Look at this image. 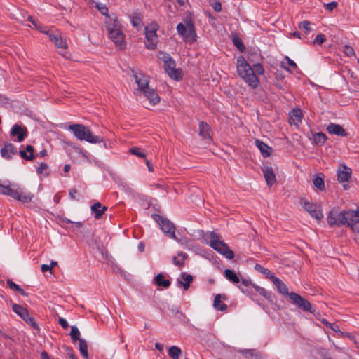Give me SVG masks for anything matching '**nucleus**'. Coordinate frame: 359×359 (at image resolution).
Segmentation results:
<instances>
[{
    "instance_id": "62",
    "label": "nucleus",
    "mask_w": 359,
    "mask_h": 359,
    "mask_svg": "<svg viewBox=\"0 0 359 359\" xmlns=\"http://www.w3.org/2000/svg\"><path fill=\"white\" fill-rule=\"evenodd\" d=\"M330 328H331L333 331L334 332H340L339 330V327L337 325H335V324H332L331 323V327H329Z\"/></svg>"
},
{
    "instance_id": "11",
    "label": "nucleus",
    "mask_w": 359,
    "mask_h": 359,
    "mask_svg": "<svg viewBox=\"0 0 359 359\" xmlns=\"http://www.w3.org/2000/svg\"><path fill=\"white\" fill-rule=\"evenodd\" d=\"M13 311L20 316L32 327L39 330V326L34 319L30 316L28 311L22 306L16 304L12 305Z\"/></svg>"
},
{
    "instance_id": "48",
    "label": "nucleus",
    "mask_w": 359,
    "mask_h": 359,
    "mask_svg": "<svg viewBox=\"0 0 359 359\" xmlns=\"http://www.w3.org/2000/svg\"><path fill=\"white\" fill-rule=\"evenodd\" d=\"M326 39L325 36L323 34H318L315 39L313 40V44L321 45Z\"/></svg>"
},
{
    "instance_id": "64",
    "label": "nucleus",
    "mask_w": 359,
    "mask_h": 359,
    "mask_svg": "<svg viewBox=\"0 0 359 359\" xmlns=\"http://www.w3.org/2000/svg\"><path fill=\"white\" fill-rule=\"evenodd\" d=\"M73 224L77 229H80L83 226V222H74Z\"/></svg>"
},
{
    "instance_id": "29",
    "label": "nucleus",
    "mask_w": 359,
    "mask_h": 359,
    "mask_svg": "<svg viewBox=\"0 0 359 359\" xmlns=\"http://www.w3.org/2000/svg\"><path fill=\"white\" fill-rule=\"evenodd\" d=\"M252 287L257 292H258L260 295L266 299L269 302H273L275 297L272 295V294L270 292L266 291L264 288L259 287L255 284L252 285Z\"/></svg>"
},
{
    "instance_id": "37",
    "label": "nucleus",
    "mask_w": 359,
    "mask_h": 359,
    "mask_svg": "<svg viewBox=\"0 0 359 359\" xmlns=\"http://www.w3.org/2000/svg\"><path fill=\"white\" fill-rule=\"evenodd\" d=\"M7 286L12 290L18 292L22 296H27V292L20 287V285L15 284L13 280L8 279L6 281Z\"/></svg>"
},
{
    "instance_id": "44",
    "label": "nucleus",
    "mask_w": 359,
    "mask_h": 359,
    "mask_svg": "<svg viewBox=\"0 0 359 359\" xmlns=\"http://www.w3.org/2000/svg\"><path fill=\"white\" fill-rule=\"evenodd\" d=\"M129 152L133 155H135L140 158H145L146 154L143 152L142 149L140 147H133L129 149Z\"/></svg>"
},
{
    "instance_id": "46",
    "label": "nucleus",
    "mask_w": 359,
    "mask_h": 359,
    "mask_svg": "<svg viewBox=\"0 0 359 359\" xmlns=\"http://www.w3.org/2000/svg\"><path fill=\"white\" fill-rule=\"evenodd\" d=\"M299 28L301 29H304L305 31V33L307 34L311 29V22L308 20H304L299 23Z\"/></svg>"
},
{
    "instance_id": "38",
    "label": "nucleus",
    "mask_w": 359,
    "mask_h": 359,
    "mask_svg": "<svg viewBox=\"0 0 359 359\" xmlns=\"http://www.w3.org/2000/svg\"><path fill=\"white\" fill-rule=\"evenodd\" d=\"M168 355L172 359H179L180 356L182 355V350L180 347L176 346H172L168 349Z\"/></svg>"
},
{
    "instance_id": "28",
    "label": "nucleus",
    "mask_w": 359,
    "mask_h": 359,
    "mask_svg": "<svg viewBox=\"0 0 359 359\" xmlns=\"http://www.w3.org/2000/svg\"><path fill=\"white\" fill-rule=\"evenodd\" d=\"M255 145L259 149L262 155L264 157H269L271 154V148L269 147L266 143L264 142L256 140H255Z\"/></svg>"
},
{
    "instance_id": "41",
    "label": "nucleus",
    "mask_w": 359,
    "mask_h": 359,
    "mask_svg": "<svg viewBox=\"0 0 359 359\" xmlns=\"http://www.w3.org/2000/svg\"><path fill=\"white\" fill-rule=\"evenodd\" d=\"M79 351L83 357L88 359V344L85 339H79Z\"/></svg>"
},
{
    "instance_id": "17",
    "label": "nucleus",
    "mask_w": 359,
    "mask_h": 359,
    "mask_svg": "<svg viewBox=\"0 0 359 359\" xmlns=\"http://www.w3.org/2000/svg\"><path fill=\"white\" fill-rule=\"evenodd\" d=\"M11 135L16 136L19 142H22L27 136L26 128H23L20 125L15 124L11 130Z\"/></svg>"
},
{
    "instance_id": "18",
    "label": "nucleus",
    "mask_w": 359,
    "mask_h": 359,
    "mask_svg": "<svg viewBox=\"0 0 359 359\" xmlns=\"http://www.w3.org/2000/svg\"><path fill=\"white\" fill-rule=\"evenodd\" d=\"M109 36L120 49H123L124 48V35L121 29L118 31L116 30L109 34Z\"/></svg>"
},
{
    "instance_id": "42",
    "label": "nucleus",
    "mask_w": 359,
    "mask_h": 359,
    "mask_svg": "<svg viewBox=\"0 0 359 359\" xmlns=\"http://www.w3.org/2000/svg\"><path fill=\"white\" fill-rule=\"evenodd\" d=\"M72 340L75 342L76 341H79V339H81L80 338V332L79 329L76 326H72L71 327V332L69 334Z\"/></svg>"
},
{
    "instance_id": "43",
    "label": "nucleus",
    "mask_w": 359,
    "mask_h": 359,
    "mask_svg": "<svg viewBox=\"0 0 359 359\" xmlns=\"http://www.w3.org/2000/svg\"><path fill=\"white\" fill-rule=\"evenodd\" d=\"M233 43L234 46L240 50L243 51L245 48V45L243 44L241 39L237 36H234L233 37Z\"/></svg>"
},
{
    "instance_id": "8",
    "label": "nucleus",
    "mask_w": 359,
    "mask_h": 359,
    "mask_svg": "<svg viewBox=\"0 0 359 359\" xmlns=\"http://www.w3.org/2000/svg\"><path fill=\"white\" fill-rule=\"evenodd\" d=\"M289 297L294 304L297 306L304 311L309 312L312 314L315 313L316 309L313 307L312 304L308 300L301 297L299 294L291 292L289 294Z\"/></svg>"
},
{
    "instance_id": "26",
    "label": "nucleus",
    "mask_w": 359,
    "mask_h": 359,
    "mask_svg": "<svg viewBox=\"0 0 359 359\" xmlns=\"http://www.w3.org/2000/svg\"><path fill=\"white\" fill-rule=\"evenodd\" d=\"M142 93L147 97L152 105H156L160 101V97L154 89L149 88Z\"/></svg>"
},
{
    "instance_id": "32",
    "label": "nucleus",
    "mask_w": 359,
    "mask_h": 359,
    "mask_svg": "<svg viewBox=\"0 0 359 359\" xmlns=\"http://www.w3.org/2000/svg\"><path fill=\"white\" fill-rule=\"evenodd\" d=\"M313 185L320 191L325 189V182L322 174L316 175L313 179Z\"/></svg>"
},
{
    "instance_id": "61",
    "label": "nucleus",
    "mask_w": 359,
    "mask_h": 359,
    "mask_svg": "<svg viewBox=\"0 0 359 359\" xmlns=\"http://www.w3.org/2000/svg\"><path fill=\"white\" fill-rule=\"evenodd\" d=\"M146 164L147 165L148 170L149 172L154 171V167L152 166L151 162L148 160H146Z\"/></svg>"
},
{
    "instance_id": "3",
    "label": "nucleus",
    "mask_w": 359,
    "mask_h": 359,
    "mask_svg": "<svg viewBox=\"0 0 359 359\" xmlns=\"http://www.w3.org/2000/svg\"><path fill=\"white\" fill-rule=\"evenodd\" d=\"M0 194L11 196V198L24 203H30L34 195L16 184H3L0 182Z\"/></svg>"
},
{
    "instance_id": "51",
    "label": "nucleus",
    "mask_w": 359,
    "mask_h": 359,
    "mask_svg": "<svg viewBox=\"0 0 359 359\" xmlns=\"http://www.w3.org/2000/svg\"><path fill=\"white\" fill-rule=\"evenodd\" d=\"M344 53L348 57H351L355 55L353 48L349 46H345L344 48Z\"/></svg>"
},
{
    "instance_id": "19",
    "label": "nucleus",
    "mask_w": 359,
    "mask_h": 359,
    "mask_svg": "<svg viewBox=\"0 0 359 359\" xmlns=\"http://www.w3.org/2000/svg\"><path fill=\"white\" fill-rule=\"evenodd\" d=\"M193 281V276L185 272L181 273L180 277L177 280V285L179 287H182L184 290H187L190 283Z\"/></svg>"
},
{
    "instance_id": "16",
    "label": "nucleus",
    "mask_w": 359,
    "mask_h": 359,
    "mask_svg": "<svg viewBox=\"0 0 359 359\" xmlns=\"http://www.w3.org/2000/svg\"><path fill=\"white\" fill-rule=\"evenodd\" d=\"M264 177L269 187H271L276 182V175L271 166L265 165L262 168Z\"/></svg>"
},
{
    "instance_id": "59",
    "label": "nucleus",
    "mask_w": 359,
    "mask_h": 359,
    "mask_svg": "<svg viewBox=\"0 0 359 359\" xmlns=\"http://www.w3.org/2000/svg\"><path fill=\"white\" fill-rule=\"evenodd\" d=\"M25 151L27 153H29V154H34V147L32 145H27L26 147Z\"/></svg>"
},
{
    "instance_id": "24",
    "label": "nucleus",
    "mask_w": 359,
    "mask_h": 359,
    "mask_svg": "<svg viewBox=\"0 0 359 359\" xmlns=\"http://www.w3.org/2000/svg\"><path fill=\"white\" fill-rule=\"evenodd\" d=\"M302 112L299 109H293L290 113V123L298 126L302 122Z\"/></svg>"
},
{
    "instance_id": "34",
    "label": "nucleus",
    "mask_w": 359,
    "mask_h": 359,
    "mask_svg": "<svg viewBox=\"0 0 359 359\" xmlns=\"http://www.w3.org/2000/svg\"><path fill=\"white\" fill-rule=\"evenodd\" d=\"M155 283L158 286L163 287L164 288H168L170 285V281L168 280H165L164 276L162 273L158 274L155 277Z\"/></svg>"
},
{
    "instance_id": "2",
    "label": "nucleus",
    "mask_w": 359,
    "mask_h": 359,
    "mask_svg": "<svg viewBox=\"0 0 359 359\" xmlns=\"http://www.w3.org/2000/svg\"><path fill=\"white\" fill-rule=\"evenodd\" d=\"M237 72L238 75L247 83L251 88H257L259 81L256 76L264 74V69L261 63L253 65V69L246 62L243 56H240L237 59Z\"/></svg>"
},
{
    "instance_id": "58",
    "label": "nucleus",
    "mask_w": 359,
    "mask_h": 359,
    "mask_svg": "<svg viewBox=\"0 0 359 359\" xmlns=\"http://www.w3.org/2000/svg\"><path fill=\"white\" fill-rule=\"evenodd\" d=\"M97 7L102 15H107L108 8L105 6H100L97 5Z\"/></svg>"
},
{
    "instance_id": "25",
    "label": "nucleus",
    "mask_w": 359,
    "mask_h": 359,
    "mask_svg": "<svg viewBox=\"0 0 359 359\" xmlns=\"http://www.w3.org/2000/svg\"><path fill=\"white\" fill-rule=\"evenodd\" d=\"M90 209L92 212L95 214V218L99 219L107 210V207L102 205L100 202H97L91 206Z\"/></svg>"
},
{
    "instance_id": "45",
    "label": "nucleus",
    "mask_w": 359,
    "mask_h": 359,
    "mask_svg": "<svg viewBox=\"0 0 359 359\" xmlns=\"http://www.w3.org/2000/svg\"><path fill=\"white\" fill-rule=\"evenodd\" d=\"M241 282H242L243 285L246 287V289L240 287L241 290H242V292L244 293H247L248 294H250L251 292L248 290V288L250 287V286H251L252 287V285H254V283H252L250 280H245V279H242Z\"/></svg>"
},
{
    "instance_id": "15",
    "label": "nucleus",
    "mask_w": 359,
    "mask_h": 359,
    "mask_svg": "<svg viewBox=\"0 0 359 359\" xmlns=\"http://www.w3.org/2000/svg\"><path fill=\"white\" fill-rule=\"evenodd\" d=\"M1 156L7 160H10L13 155L18 154V149L15 145L11 143L6 142L0 151Z\"/></svg>"
},
{
    "instance_id": "20",
    "label": "nucleus",
    "mask_w": 359,
    "mask_h": 359,
    "mask_svg": "<svg viewBox=\"0 0 359 359\" xmlns=\"http://www.w3.org/2000/svg\"><path fill=\"white\" fill-rule=\"evenodd\" d=\"M239 353L245 359H264V355L257 349H243Z\"/></svg>"
},
{
    "instance_id": "56",
    "label": "nucleus",
    "mask_w": 359,
    "mask_h": 359,
    "mask_svg": "<svg viewBox=\"0 0 359 359\" xmlns=\"http://www.w3.org/2000/svg\"><path fill=\"white\" fill-rule=\"evenodd\" d=\"M78 194L77 189L73 188L69 190V196L72 200H78L76 195Z\"/></svg>"
},
{
    "instance_id": "27",
    "label": "nucleus",
    "mask_w": 359,
    "mask_h": 359,
    "mask_svg": "<svg viewBox=\"0 0 359 359\" xmlns=\"http://www.w3.org/2000/svg\"><path fill=\"white\" fill-rule=\"evenodd\" d=\"M271 282L273 283L280 294L287 295L289 297V294L290 292H288L287 285L280 278L275 276Z\"/></svg>"
},
{
    "instance_id": "50",
    "label": "nucleus",
    "mask_w": 359,
    "mask_h": 359,
    "mask_svg": "<svg viewBox=\"0 0 359 359\" xmlns=\"http://www.w3.org/2000/svg\"><path fill=\"white\" fill-rule=\"evenodd\" d=\"M338 4L336 1H332L327 4H324V7L326 10L329 11H332L337 6Z\"/></svg>"
},
{
    "instance_id": "9",
    "label": "nucleus",
    "mask_w": 359,
    "mask_h": 359,
    "mask_svg": "<svg viewBox=\"0 0 359 359\" xmlns=\"http://www.w3.org/2000/svg\"><path fill=\"white\" fill-rule=\"evenodd\" d=\"M164 69L168 75L172 79L180 81L182 79L181 70L176 69L175 62L169 55L164 56Z\"/></svg>"
},
{
    "instance_id": "30",
    "label": "nucleus",
    "mask_w": 359,
    "mask_h": 359,
    "mask_svg": "<svg viewBox=\"0 0 359 359\" xmlns=\"http://www.w3.org/2000/svg\"><path fill=\"white\" fill-rule=\"evenodd\" d=\"M210 126L205 123V122H200L199 123V135L201 136L203 139H210Z\"/></svg>"
},
{
    "instance_id": "55",
    "label": "nucleus",
    "mask_w": 359,
    "mask_h": 359,
    "mask_svg": "<svg viewBox=\"0 0 359 359\" xmlns=\"http://www.w3.org/2000/svg\"><path fill=\"white\" fill-rule=\"evenodd\" d=\"M58 322L63 329L67 330L69 327V324L65 318H59Z\"/></svg>"
},
{
    "instance_id": "39",
    "label": "nucleus",
    "mask_w": 359,
    "mask_h": 359,
    "mask_svg": "<svg viewBox=\"0 0 359 359\" xmlns=\"http://www.w3.org/2000/svg\"><path fill=\"white\" fill-rule=\"evenodd\" d=\"M285 62H283L282 67L287 71H293L297 68V64L289 58L287 56L285 57Z\"/></svg>"
},
{
    "instance_id": "49",
    "label": "nucleus",
    "mask_w": 359,
    "mask_h": 359,
    "mask_svg": "<svg viewBox=\"0 0 359 359\" xmlns=\"http://www.w3.org/2000/svg\"><path fill=\"white\" fill-rule=\"evenodd\" d=\"M20 156L22 158L25 159V160H27V161H32L34 158V154H27V152L26 151H24V150H20Z\"/></svg>"
},
{
    "instance_id": "33",
    "label": "nucleus",
    "mask_w": 359,
    "mask_h": 359,
    "mask_svg": "<svg viewBox=\"0 0 359 359\" xmlns=\"http://www.w3.org/2000/svg\"><path fill=\"white\" fill-rule=\"evenodd\" d=\"M255 269L257 271H259V272L262 273V274H264L266 276V278L269 279L271 281L273 279V278H275L274 274L273 273H271L270 270L263 267L260 264H255Z\"/></svg>"
},
{
    "instance_id": "40",
    "label": "nucleus",
    "mask_w": 359,
    "mask_h": 359,
    "mask_svg": "<svg viewBox=\"0 0 359 359\" xmlns=\"http://www.w3.org/2000/svg\"><path fill=\"white\" fill-rule=\"evenodd\" d=\"M121 24L116 20H110L109 22H107V29L108 32V34L114 32L118 31L121 29Z\"/></svg>"
},
{
    "instance_id": "53",
    "label": "nucleus",
    "mask_w": 359,
    "mask_h": 359,
    "mask_svg": "<svg viewBox=\"0 0 359 359\" xmlns=\"http://www.w3.org/2000/svg\"><path fill=\"white\" fill-rule=\"evenodd\" d=\"M212 8L216 12H219L222 11V4L219 1H214L211 4Z\"/></svg>"
},
{
    "instance_id": "4",
    "label": "nucleus",
    "mask_w": 359,
    "mask_h": 359,
    "mask_svg": "<svg viewBox=\"0 0 359 359\" xmlns=\"http://www.w3.org/2000/svg\"><path fill=\"white\" fill-rule=\"evenodd\" d=\"M67 129L80 141L85 140L91 144L103 142L102 137L93 135L89 128L83 124H72L68 126Z\"/></svg>"
},
{
    "instance_id": "6",
    "label": "nucleus",
    "mask_w": 359,
    "mask_h": 359,
    "mask_svg": "<svg viewBox=\"0 0 359 359\" xmlns=\"http://www.w3.org/2000/svg\"><path fill=\"white\" fill-rule=\"evenodd\" d=\"M177 32L186 42L193 43L196 40L195 27L191 20H185L184 23H179L177 25Z\"/></svg>"
},
{
    "instance_id": "12",
    "label": "nucleus",
    "mask_w": 359,
    "mask_h": 359,
    "mask_svg": "<svg viewBox=\"0 0 359 359\" xmlns=\"http://www.w3.org/2000/svg\"><path fill=\"white\" fill-rule=\"evenodd\" d=\"M145 38L147 41L145 42V46L147 48L154 50L156 48L158 41V36L156 34V29H149L148 27L145 28Z\"/></svg>"
},
{
    "instance_id": "63",
    "label": "nucleus",
    "mask_w": 359,
    "mask_h": 359,
    "mask_svg": "<svg viewBox=\"0 0 359 359\" xmlns=\"http://www.w3.org/2000/svg\"><path fill=\"white\" fill-rule=\"evenodd\" d=\"M155 347L156 349H158L159 351H163V345L158 343V342H156L155 344Z\"/></svg>"
},
{
    "instance_id": "54",
    "label": "nucleus",
    "mask_w": 359,
    "mask_h": 359,
    "mask_svg": "<svg viewBox=\"0 0 359 359\" xmlns=\"http://www.w3.org/2000/svg\"><path fill=\"white\" fill-rule=\"evenodd\" d=\"M48 165L46 163H41L40 165L37 168V172L39 174H42L43 170L48 169Z\"/></svg>"
},
{
    "instance_id": "52",
    "label": "nucleus",
    "mask_w": 359,
    "mask_h": 359,
    "mask_svg": "<svg viewBox=\"0 0 359 359\" xmlns=\"http://www.w3.org/2000/svg\"><path fill=\"white\" fill-rule=\"evenodd\" d=\"M28 21L32 22L36 29L39 31L42 30V26L39 23H38V22L35 20L32 16L28 17Z\"/></svg>"
},
{
    "instance_id": "7",
    "label": "nucleus",
    "mask_w": 359,
    "mask_h": 359,
    "mask_svg": "<svg viewBox=\"0 0 359 359\" xmlns=\"http://www.w3.org/2000/svg\"><path fill=\"white\" fill-rule=\"evenodd\" d=\"M152 217L158 224L162 231L168 238L177 240L175 236V226L172 222L158 214L152 215Z\"/></svg>"
},
{
    "instance_id": "57",
    "label": "nucleus",
    "mask_w": 359,
    "mask_h": 359,
    "mask_svg": "<svg viewBox=\"0 0 359 359\" xmlns=\"http://www.w3.org/2000/svg\"><path fill=\"white\" fill-rule=\"evenodd\" d=\"M41 269L43 273L49 271L51 274H53V270L51 269V266H50V265L42 264Z\"/></svg>"
},
{
    "instance_id": "1",
    "label": "nucleus",
    "mask_w": 359,
    "mask_h": 359,
    "mask_svg": "<svg viewBox=\"0 0 359 359\" xmlns=\"http://www.w3.org/2000/svg\"><path fill=\"white\" fill-rule=\"evenodd\" d=\"M327 221L330 226L347 225L353 231L359 233V210H340L334 207L330 211Z\"/></svg>"
},
{
    "instance_id": "60",
    "label": "nucleus",
    "mask_w": 359,
    "mask_h": 359,
    "mask_svg": "<svg viewBox=\"0 0 359 359\" xmlns=\"http://www.w3.org/2000/svg\"><path fill=\"white\" fill-rule=\"evenodd\" d=\"M140 20L139 18L137 17H133V19H132V24L134 25V26H137L138 25V22H140Z\"/></svg>"
},
{
    "instance_id": "36",
    "label": "nucleus",
    "mask_w": 359,
    "mask_h": 359,
    "mask_svg": "<svg viewBox=\"0 0 359 359\" xmlns=\"http://www.w3.org/2000/svg\"><path fill=\"white\" fill-rule=\"evenodd\" d=\"M224 276L229 281L233 283H238L240 279L236 273L231 269H226L224 271Z\"/></svg>"
},
{
    "instance_id": "10",
    "label": "nucleus",
    "mask_w": 359,
    "mask_h": 359,
    "mask_svg": "<svg viewBox=\"0 0 359 359\" xmlns=\"http://www.w3.org/2000/svg\"><path fill=\"white\" fill-rule=\"evenodd\" d=\"M300 205L304 209L309 212V214L317 220H320L323 217V212L320 210V207L315 203L309 202L304 198H300Z\"/></svg>"
},
{
    "instance_id": "14",
    "label": "nucleus",
    "mask_w": 359,
    "mask_h": 359,
    "mask_svg": "<svg viewBox=\"0 0 359 359\" xmlns=\"http://www.w3.org/2000/svg\"><path fill=\"white\" fill-rule=\"evenodd\" d=\"M352 170L344 164H340L337 170V180L340 183L346 182L351 177Z\"/></svg>"
},
{
    "instance_id": "23",
    "label": "nucleus",
    "mask_w": 359,
    "mask_h": 359,
    "mask_svg": "<svg viewBox=\"0 0 359 359\" xmlns=\"http://www.w3.org/2000/svg\"><path fill=\"white\" fill-rule=\"evenodd\" d=\"M222 299H226V296L225 294H217L215 296L213 301V306L216 310L220 311H224L226 310L227 305L224 303H222Z\"/></svg>"
},
{
    "instance_id": "47",
    "label": "nucleus",
    "mask_w": 359,
    "mask_h": 359,
    "mask_svg": "<svg viewBox=\"0 0 359 359\" xmlns=\"http://www.w3.org/2000/svg\"><path fill=\"white\" fill-rule=\"evenodd\" d=\"M62 348L65 350L66 354L70 358V359H78L77 356L74 354L72 348L66 345H64Z\"/></svg>"
},
{
    "instance_id": "22",
    "label": "nucleus",
    "mask_w": 359,
    "mask_h": 359,
    "mask_svg": "<svg viewBox=\"0 0 359 359\" xmlns=\"http://www.w3.org/2000/svg\"><path fill=\"white\" fill-rule=\"evenodd\" d=\"M50 40L54 43L57 48L66 49L67 44L66 40H65L60 32L56 31V34L50 36Z\"/></svg>"
},
{
    "instance_id": "35",
    "label": "nucleus",
    "mask_w": 359,
    "mask_h": 359,
    "mask_svg": "<svg viewBox=\"0 0 359 359\" xmlns=\"http://www.w3.org/2000/svg\"><path fill=\"white\" fill-rule=\"evenodd\" d=\"M177 256L178 257H174L172 261L174 264L181 268L184 266V260L188 257V255L183 252H180L178 253Z\"/></svg>"
},
{
    "instance_id": "5",
    "label": "nucleus",
    "mask_w": 359,
    "mask_h": 359,
    "mask_svg": "<svg viewBox=\"0 0 359 359\" xmlns=\"http://www.w3.org/2000/svg\"><path fill=\"white\" fill-rule=\"evenodd\" d=\"M208 236L210 240L208 244L212 249L225 256L228 259H232L234 257L233 251L224 243L221 235L210 231L208 233Z\"/></svg>"
},
{
    "instance_id": "13",
    "label": "nucleus",
    "mask_w": 359,
    "mask_h": 359,
    "mask_svg": "<svg viewBox=\"0 0 359 359\" xmlns=\"http://www.w3.org/2000/svg\"><path fill=\"white\" fill-rule=\"evenodd\" d=\"M133 75L135 80V83L138 86V89L141 93H144L149 88V81L144 74L141 72L137 74L134 70H133Z\"/></svg>"
},
{
    "instance_id": "21",
    "label": "nucleus",
    "mask_w": 359,
    "mask_h": 359,
    "mask_svg": "<svg viewBox=\"0 0 359 359\" xmlns=\"http://www.w3.org/2000/svg\"><path fill=\"white\" fill-rule=\"evenodd\" d=\"M327 131L330 134L336 135L340 137H346L348 133L343 128V127L339 124L331 123L327 126Z\"/></svg>"
},
{
    "instance_id": "31",
    "label": "nucleus",
    "mask_w": 359,
    "mask_h": 359,
    "mask_svg": "<svg viewBox=\"0 0 359 359\" xmlns=\"http://www.w3.org/2000/svg\"><path fill=\"white\" fill-rule=\"evenodd\" d=\"M326 140V135L321 132L313 134L311 139L313 143L316 145H323L325 144Z\"/></svg>"
}]
</instances>
